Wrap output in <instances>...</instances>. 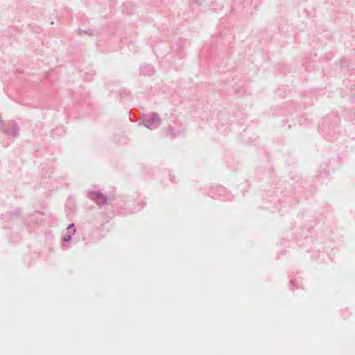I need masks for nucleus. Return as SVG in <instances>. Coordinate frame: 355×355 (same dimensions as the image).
<instances>
[{
  "mask_svg": "<svg viewBox=\"0 0 355 355\" xmlns=\"http://www.w3.org/2000/svg\"><path fill=\"white\" fill-rule=\"evenodd\" d=\"M70 229H71V225H69V226L68 227V230H70Z\"/></svg>",
  "mask_w": 355,
  "mask_h": 355,
  "instance_id": "obj_3",
  "label": "nucleus"
},
{
  "mask_svg": "<svg viewBox=\"0 0 355 355\" xmlns=\"http://www.w3.org/2000/svg\"><path fill=\"white\" fill-rule=\"evenodd\" d=\"M71 239V236L69 235L67 237H64V241H68Z\"/></svg>",
  "mask_w": 355,
  "mask_h": 355,
  "instance_id": "obj_2",
  "label": "nucleus"
},
{
  "mask_svg": "<svg viewBox=\"0 0 355 355\" xmlns=\"http://www.w3.org/2000/svg\"><path fill=\"white\" fill-rule=\"evenodd\" d=\"M92 198L99 205L107 202V198L103 194L98 192L92 193Z\"/></svg>",
  "mask_w": 355,
  "mask_h": 355,
  "instance_id": "obj_1",
  "label": "nucleus"
}]
</instances>
